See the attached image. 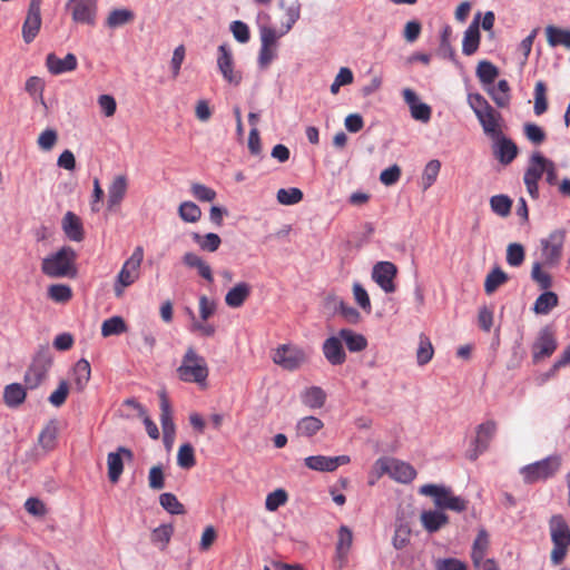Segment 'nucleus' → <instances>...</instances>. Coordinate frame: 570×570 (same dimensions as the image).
Segmentation results:
<instances>
[{"instance_id": "nucleus-1", "label": "nucleus", "mask_w": 570, "mask_h": 570, "mask_svg": "<svg viewBox=\"0 0 570 570\" xmlns=\"http://www.w3.org/2000/svg\"><path fill=\"white\" fill-rule=\"evenodd\" d=\"M76 261V250L70 246H63L42 259L41 271L51 278H73L77 276Z\"/></svg>"}, {"instance_id": "nucleus-2", "label": "nucleus", "mask_w": 570, "mask_h": 570, "mask_svg": "<svg viewBox=\"0 0 570 570\" xmlns=\"http://www.w3.org/2000/svg\"><path fill=\"white\" fill-rule=\"evenodd\" d=\"M176 373L178 379L183 382L196 383L202 389L207 386V377L209 374L207 362L194 347L187 348Z\"/></svg>"}, {"instance_id": "nucleus-3", "label": "nucleus", "mask_w": 570, "mask_h": 570, "mask_svg": "<svg viewBox=\"0 0 570 570\" xmlns=\"http://www.w3.org/2000/svg\"><path fill=\"white\" fill-rule=\"evenodd\" d=\"M562 458L560 454H552L537 462L527 464L520 469V474L527 484L544 482L553 478L560 471Z\"/></svg>"}, {"instance_id": "nucleus-4", "label": "nucleus", "mask_w": 570, "mask_h": 570, "mask_svg": "<svg viewBox=\"0 0 570 570\" xmlns=\"http://www.w3.org/2000/svg\"><path fill=\"white\" fill-rule=\"evenodd\" d=\"M419 493L433 499L435 507L462 512L468 508V501L453 494L452 490L441 484H424Z\"/></svg>"}, {"instance_id": "nucleus-5", "label": "nucleus", "mask_w": 570, "mask_h": 570, "mask_svg": "<svg viewBox=\"0 0 570 570\" xmlns=\"http://www.w3.org/2000/svg\"><path fill=\"white\" fill-rule=\"evenodd\" d=\"M550 534L553 543L551 561L560 564L570 546V528L561 515H553L549 522Z\"/></svg>"}, {"instance_id": "nucleus-6", "label": "nucleus", "mask_w": 570, "mask_h": 570, "mask_svg": "<svg viewBox=\"0 0 570 570\" xmlns=\"http://www.w3.org/2000/svg\"><path fill=\"white\" fill-rule=\"evenodd\" d=\"M142 258V247L138 246L135 248L131 256L124 263L114 284V293L116 297H121L125 288L132 285L139 278Z\"/></svg>"}, {"instance_id": "nucleus-7", "label": "nucleus", "mask_w": 570, "mask_h": 570, "mask_svg": "<svg viewBox=\"0 0 570 570\" xmlns=\"http://www.w3.org/2000/svg\"><path fill=\"white\" fill-rule=\"evenodd\" d=\"M51 365L52 354L49 346H40L24 374L27 389H37L46 380Z\"/></svg>"}, {"instance_id": "nucleus-8", "label": "nucleus", "mask_w": 570, "mask_h": 570, "mask_svg": "<svg viewBox=\"0 0 570 570\" xmlns=\"http://www.w3.org/2000/svg\"><path fill=\"white\" fill-rule=\"evenodd\" d=\"M566 236V230L558 228L540 240L542 264L544 266L556 267L559 265L562 258Z\"/></svg>"}, {"instance_id": "nucleus-9", "label": "nucleus", "mask_w": 570, "mask_h": 570, "mask_svg": "<svg viewBox=\"0 0 570 570\" xmlns=\"http://www.w3.org/2000/svg\"><path fill=\"white\" fill-rule=\"evenodd\" d=\"M273 362L286 371H295L308 361V354L298 346L284 344L273 353Z\"/></svg>"}, {"instance_id": "nucleus-10", "label": "nucleus", "mask_w": 570, "mask_h": 570, "mask_svg": "<svg viewBox=\"0 0 570 570\" xmlns=\"http://www.w3.org/2000/svg\"><path fill=\"white\" fill-rule=\"evenodd\" d=\"M376 466L382 473H387L392 479L401 483H409L416 476V471L411 464L397 459H379Z\"/></svg>"}, {"instance_id": "nucleus-11", "label": "nucleus", "mask_w": 570, "mask_h": 570, "mask_svg": "<svg viewBox=\"0 0 570 570\" xmlns=\"http://www.w3.org/2000/svg\"><path fill=\"white\" fill-rule=\"evenodd\" d=\"M498 431V424L494 420H488L475 428V438L473 440V450L469 454L470 460H476L484 453Z\"/></svg>"}, {"instance_id": "nucleus-12", "label": "nucleus", "mask_w": 570, "mask_h": 570, "mask_svg": "<svg viewBox=\"0 0 570 570\" xmlns=\"http://www.w3.org/2000/svg\"><path fill=\"white\" fill-rule=\"evenodd\" d=\"M557 340L551 328L544 327L540 331L535 342L532 345V357L539 362L551 356L557 350Z\"/></svg>"}, {"instance_id": "nucleus-13", "label": "nucleus", "mask_w": 570, "mask_h": 570, "mask_svg": "<svg viewBox=\"0 0 570 570\" xmlns=\"http://www.w3.org/2000/svg\"><path fill=\"white\" fill-rule=\"evenodd\" d=\"M217 65L226 81L234 86H238L240 83L242 73L234 70L233 55L226 43L218 47Z\"/></svg>"}, {"instance_id": "nucleus-14", "label": "nucleus", "mask_w": 570, "mask_h": 570, "mask_svg": "<svg viewBox=\"0 0 570 570\" xmlns=\"http://www.w3.org/2000/svg\"><path fill=\"white\" fill-rule=\"evenodd\" d=\"M396 266L391 262H380L373 268V279L385 293L395 291L394 277L396 275Z\"/></svg>"}, {"instance_id": "nucleus-15", "label": "nucleus", "mask_w": 570, "mask_h": 570, "mask_svg": "<svg viewBox=\"0 0 570 570\" xmlns=\"http://www.w3.org/2000/svg\"><path fill=\"white\" fill-rule=\"evenodd\" d=\"M72 6V20L79 23L94 24L97 0H69L67 7Z\"/></svg>"}, {"instance_id": "nucleus-16", "label": "nucleus", "mask_w": 570, "mask_h": 570, "mask_svg": "<svg viewBox=\"0 0 570 570\" xmlns=\"http://www.w3.org/2000/svg\"><path fill=\"white\" fill-rule=\"evenodd\" d=\"M122 456L131 461L134 459V452L126 446H119L116 452H110L107 456L108 478L112 483H117L122 474Z\"/></svg>"}, {"instance_id": "nucleus-17", "label": "nucleus", "mask_w": 570, "mask_h": 570, "mask_svg": "<svg viewBox=\"0 0 570 570\" xmlns=\"http://www.w3.org/2000/svg\"><path fill=\"white\" fill-rule=\"evenodd\" d=\"M46 66L51 75L58 76L73 71L78 66V61L73 53H67L65 58H59L51 52L47 55Z\"/></svg>"}, {"instance_id": "nucleus-18", "label": "nucleus", "mask_w": 570, "mask_h": 570, "mask_svg": "<svg viewBox=\"0 0 570 570\" xmlns=\"http://www.w3.org/2000/svg\"><path fill=\"white\" fill-rule=\"evenodd\" d=\"M494 139V156L501 164L509 165L518 155L517 145L511 139L502 136V134L499 137H495Z\"/></svg>"}, {"instance_id": "nucleus-19", "label": "nucleus", "mask_w": 570, "mask_h": 570, "mask_svg": "<svg viewBox=\"0 0 570 570\" xmlns=\"http://www.w3.org/2000/svg\"><path fill=\"white\" fill-rule=\"evenodd\" d=\"M476 118L479 119L485 135L491 138H495L502 134L500 126L502 118L500 112H498L493 107L476 115Z\"/></svg>"}, {"instance_id": "nucleus-20", "label": "nucleus", "mask_w": 570, "mask_h": 570, "mask_svg": "<svg viewBox=\"0 0 570 570\" xmlns=\"http://www.w3.org/2000/svg\"><path fill=\"white\" fill-rule=\"evenodd\" d=\"M41 27V11L39 8L28 7L27 17L22 26V38L30 43L37 37Z\"/></svg>"}, {"instance_id": "nucleus-21", "label": "nucleus", "mask_w": 570, "mask_h": 570, "mask_svg": "<svg viewBox=\"0 0 570 570\" xmlns=\"http://www.w3.org/2000/svg\"><path fill=\"white\" fill-rule=\"evenodd\" d=\"M128 188V180L125 175L116 176L110 186L108 187V200L107 206L108 209L111 210L115 207L119 206L122 199L126 196Z\"/></svg>"}, {"instance_id": "nucleus-22", "label": "nucleus", "mask_w": 570, "mask_h": 570, "mask_svg": "<svg viewBox=\"0 0 570 570\" xmlns=\"http://www.w3.org/2000/svg\"><path fill=\"white\" fill-rule=\"evenodd\" d=\"M61 227L65 235L73 242H81L85 232L81 219L72 212H67L62 218Z\"/></svg>"}, {"instance_id": "nucleus-23", "label": "nucleus", "mask_w": 570, "mask_h": 570, "mask_svg": "<svg viewBox=\"0 0 570 570\" xmlns=\"http://www.w3.org/2000/svg\"><path fill=\"white\" fill-rule=\"evenodd\" d=\"M323 353L333 365L343 364L346 360V354L338 335L332 336L325 341L323 344Z\"/></svg>"}, {"instance_id": "nucleus-24", "label": "nucleus", "mask_w": 570, "mask_h": 570, "mask_svg": "<svg viewBox=\"0 0 570 570\" xmlns=\"http://www.w3.org/2000/svg\"><path fill=\"white\" fill-rule=\"evenodd\" d=\"M160 399V423L164 433V442H167V438H174L175 424L171 416V407L165 391L159 393Z\"/></svg>"}, {"instance_id": "nucleus-25", "label": "nucleus", "mask_w": 570, "mask_h": 570, "mask_svg": "<svg viewBox=\"0 0 570 570\" xmlns=\"http://www.w3.org/2000/svg\"><path fill=\"white\" fill-rule=\"evenodd\" d=\"M250 285L246 282L237 283L225 295V303L232 308L240 307L250 295Z\"/></svg>"}, {"instance_id": "nucleus-26", "label": "nucleus", "mask_w": 570, "mask_h": 570, "mask_svg": "<svg viewBox=\"0 0 570 570\" xmlns=\"http://www.w3.org/2000/svg\"><path fill=\"white\" fill-rule=\"evenodd\" d=\"M479 18L480 13L464 32L462 51L466 56L473 55L478 50L480 45Z\"/></svg>"}, {"instance_id": "nucleus-27", "label": "nucleus", "mask_w": 570, "mask_h": 570, "mask_svg": "<svg viewBox=\"0 0 570 570\" xmlns=\"http://www.w3.org/2000/svg\"><path fill=\"white\" fill-rule=\"evenodd\" d=\"M421 522L428 532H436L449 522V517L439 510H429L421 513Z\"/></svg>"}, {"instance_id": "nucleus-28", "label": "nucleus", "mask_w": 570, "mask_h": 570, "mask_svg": "<svg viewBox=\"0 0 570 570\" xmlns=\"http://www.w3.org/2000/svg\"><path fill=\"white\" fill-rule=\"evenodd\" d=\"M181 259L185 266L188 268H196L199 276L207 282L212 283L214 281L210 266L199 255L193 252H187L184 254Z\"/></svg>"}, {"instance_id": "nucleus-29", "label": "nucleus", "mask_w": 570, "mask_h": 570, "mask_svg": "<svg viewBox=\"0 0 570 570\" xmlns=\"http://www.w3.org/2000/svg\"><path fill=\"white\" fill-rule=\"evenodd\" d=\"M338 336L346 344L350 352H361L367 346L365 336L352 330L343 328L338 332Z\"/></svg>"}, {"instance_id": "nucleus-30", "label": "nucleus", "mask_w": 570, "mask_h": 570, "mask_svg": "<svg viewBox=\"0 0 570 570\" xmlns=\"http://www.w3.org/2000/svg\"><path fill=\"white\" fill-rule=\"evenodd\" d=\"M489 548V535L484 529H481L473 542L472 561L475 567H480L484 562V557Z\"/></svg>"}, {"instance_id": "nucleus-31", "label": "nucleus", "mask_w": 570, "mask_h": 570, "mask_svg": "<svg viewBox=\"0 0 570 570\" xmlns=\"http://www.w3.org/2000/svg\"><path fill=\"white\" fill-rule=\"evenodd\" d=\"M91 375L90 364L86 358H80L73 366V382L76 390L82 392Z\"/></svg>"}, {"instance_id": "nucleus-32", "label": "nucleus", "mask_w": 570, "mask_h": 570, "mask_svg": "<svg viewBox=\"0 0 570 570\" xmlns=\"http://www.w3.org/2000/svg\"><path fill=\"white\" fill-rule=\"evenodd\" d=\"M26 389L19 383H11L4 387L3 401L9 407H17L26 400Z\"/></svg>"}, {"instance_id": "nucleus-33", "label": "nucleus", "mask_w": 570, "mask_h": 570, "mask_svg": "<svg viewBox=\"0 0 570 570\" xmlns=\"http://www.w3.org/2000/svg\"><path fill=\"white\" fill-rule=\"evenodd\" d=\"M488 94L498 107L505 108L510 105V86L505 79L499 80L495 87L488 89Z\"/></svg>"}, {"instance_id": "nucleus-34", "label": "nucleus", "mask_w": 570, "mask_h": 570, "mask_svg": "<svg viewBox=\"0 0 570 570\" xmlns=\"http://www.w3.org/2000/svg\"><path fill=\"white\" fill-rule=\"evenodd\" d=\"M544 163L547 158L540 153H533L530 160V166L524 173V181H539L544 173Z\"/></svg>"}, {"instance_id": "nucleus-35", "label": "nucleus", "mask_w": 570, "mask_h": 570, "mask_svg": "<svg viewBox=\"0 0 570 570\" xmlns=\"http://www.w3.org/2000/svg\"><path fill=\"white\" fill-rule=\"evenodd\" d=\"M352 541H353L352 531L347 527L342 525L338 530V540H337V544H336V553H337V558L340 560L341 566L346 563L347 553L352 546Z\"/></svg>"}, {"instance_id": "nucleus-36", "label": "nucleus", "mask_w": 570, "mask_h": 570, "mask_svg": "<svg viewBox=\"0 0 570 570\" xmlns=\"http://www.w3.org/2000/svg\"><path fill=\"white\" fill-rule=\"evenodd\" d=\"M546 35L549 46H563L564 48L570 49V30L548 26L546 28Z\"/></svg>"}, {"instance_id": "nucleus-37", "label": "nucleus", "mask_w": 570, "mask_h": 570, "mask_svg": "<svg viewBox=\"0 0 570 570\" xmlns=\"http://www.w3.org/2000/svg\"><path fill=\"white\" fill-rule=\"evenodd\" d=\"M279 6L286 17L282 26L284 27V31H289L299 18L301 6L297 0H282Z\"/></svg>"}, {"instance_id": "nucleus-38", "label": "nucleus", "mask_w": 570, "mask_h": 570, "mask_svg": "<svg viewBox=\"0 0 570 570\" xmlns=\"http://www.w3.org/2000/svg\"><path fill=\"white\" fill-rule=\"evenodd\" d=\"M135 19L134 11L121 8V9H114L109 12L106 24L109 28H118L125 24H128L132 22Z\"/></svg>"}, {"instance_id": "nucleus-39", "label": "nucleus", "mask_w": 570, "mask_h": 570, "mask_svg": "<svg viewBox=\"0 0 570 570\" xmlns=\"http://www.w3.org/2000/svg\"><path fill=\"white\" fill-rule=\"evenodd\" d=\"M191 238L202 250L209 253L216 252L222 244L219 235L215 233H207L205 235H200L199 233H193Z\"/></svg>"}, {"instance_id": "nucleus-40", "label": "nucleus", "mask_w": 570, "mask_h": 570, "mask_svg": "<svg viewBox=\"0 0 570 570\" xmlns=\"http://www.w3.org/2000/svg\"><path fill=\"white\" fill-rule=\"evenodd\" d=\"M558 295L547 289L535 299L533 311L535 314L546 315L558 305Z\"/></svg>"}, {"instance_id": "nucleus-41", "label": "nucleus", "mask_w": 570, "mask_h": 570, "mask_svg": "<svg viewBox=\"0 0 570 570\" xmlns=\"http://www.w3.org/2000/svg\"><path fill=\"white\" fill-rule=\"evenodd\" d=\"M57 436H58V425H57L56 421L51 420L47 423V425L40 432L39 438H38V443L46 451H50L56 446Z\"/></svg>"}, {"instance_id": "nucleus-42", "label": "nucleus", "mask_w": 570, "mask_h": 570, "mask_svg": "<svg viewBox=\"0 0 570 570\" xmlns=\"http://www.w3.org/2000/svg\"><path fill=\"white\" fill-rule=\"evenodd\" d=\"M509 277L500 267L493 268L485 277L484 291L488 295L493 294L501 285L508 282Z\"/></svg>"}, {"instance_id": "nucleus-43", "label": "nucleus", "mask_w": 570, "mask_h": 570, "mask_svg": "<svg viewBox=\"0 0 570 570\" xmlns=\"http://www.w3.org/2000/svg\"><path fill=\"white\" fill-rule=\"evenodd\" d=\"M321 430V421L315 416H305L296 425L297 436L312 438Z\"/></svg>"}, {"instance_id": "nucleus-44", "label": "nucleus", "mask_w": 570, "mask_h": 570, "mask_svg": "<svg viewBox=\"0 0 570 570\" xmlns=\"http://www.w3.org/2000/svg\"><path fill=\"white\" fill-rule=\"evenodd\" d=\"M127 331V324L120 316H112L104 321L101 325V335L108 337L111 335H120Z\"/></svg>"}, {"instance_id": "nucleus-45", "label": "nucleus", "mask_w": 570, "mask_h": 570, "mask_svg": "<svg viewBox=\"0 0 570 570\" xmlns=\"http://www.w3.org/2000/svg\"><path fill=\"white\" fill-rule=\"evenodd\" d=\"M476 76L484 85H492L499 76V69L490 61H480L476 67Z\"/></svg>"}, {"instance_id": "nucleus-46", "label": "nucleus", "mask_w": 570, "mask_h": 570, "mask_svg": "<svg viewBox=\"0 0 570 570\" xmlns=\"http://www.w3.org/2000/svg\"><path fill=\"white\" fill-rule=\"evenodd\" d=\"M288 31H284V27L277 31L275 28L269 26H261V42L262 46L277 48V40Z\"/></svg>"}, {"instance_id": "nucleus-47", "label": "nucleus", "mask_w": 570, "mask_h": 570, "mask_svg": "<svg viewBox=\"0 0 570 570\" xmlns=\"http://www.w3.org/2000/svg\"><path fill=\"white\" fill-rule=\"evenodd\" d=\"M548 110L547 86L543 81H538L534 87V106L533 111L537 116H541Z\"/></svg>"}, {"instance_id": "nucleus-48", "label": "nucleus", "mask_w": 570, "mask_h": 570, "mask_svg": "<svg viewBox=\"0 0 570 570\" xmlns=\"http://www.w3.org/2000/svg\"><path fill=\"white\" fill-rule=\"evenodd\" d=\"M441 169V163L438 159L430 160L422 173V188L426 190L436 180Z\"/></svg>"}, {"instance_id": "nucleus-49", "label": "nucleus", "mask_w": 570, "mask_h": 570, "mask_svg": "<svg viewBox=\"0 0 570 570\" xmlns=\"http://www.w3.org/2000/svg\"><path fill=\"white\" fill-rule=\"evenodd\" d=\"M179 217L187 223H196L202 217V209L193 202H184L178 208Z\"/></svg>"}, {"instance_id": "nucleus-50", "label": "nucleus", "mask_w": 570, "mask_h": 570, "mask_svg": "<svg viewBox=\"0 0 570 570\" xmlns=\"http://www.w3.org/2000/svg\"><path fill=\"white\" fill-rule=\"evenodd\" d=\"M160 505L170 514H184L185 508L173 493L165 492L159 497Z\"/></svg>"}, {"instance_id": "nucleus-51", "label": "nucleus", "mask_w": 570, "mask_h": 570, "mask_svg": "<svg viewBox=\"0 0 570 570\" xmlns=\"http://www.w3.org/2000/svg\"><path fill=\"white\" fill-rule=\"evenodd\" d=\"M433 354H434V350H433L432 343L430 342L429 337L421 334L419 348L416 351L417 364L419 365L428 364L432 360Z\"/></svg>"}, {"instance_id": "nucleus-52", "label": "nucleus", "mask_w": 570, "mask_h": 570, "mask_svg": "<svg viewBox=\"0 0 570 570\" xmlns=\"http://www.w3.org/2000/svg\"><path fill=\"white\" fill-rule=\"evenodd\" d=\"M177 464L181 469H191L196 464L194 448L190 443L180 445L177 454Z\"/></svg>"}, {"instance_id": "nucleus-53", "label": "nucleus", "mask_w": 570, "mask_h": 570, "mask_svg": "<svg viewBox=\"0 0 570 570\" xmlns=\"http://www.w3.org/2000/svg\"><path fill=\"white\" fill-rule=\"evenodd\" d=\"M48 296L50 299L57 303H67L72 297V291L69 285L55 284L49 286Z\"/></svg>"}, {"instance_id": "nucleus-54", "label": "nucleus", "mask_w": 570, "mask_h": 570, "mask_svg": "<svg viewBox=\"0 0 570 570\" xmlns=\"http://www.w3.org/2000/svg\"><path fill=\"white\" fill-rule=\"evenodd\" d=\"M543 264L535 262L532 265L531 278L535 282L541 289H549L552 286V278L549 273L542 271Z\"/></svg>"}, {"instance_id": "nucleus-55", "label": "nucleus", "mask_w": 570, "mask_h": 570, "mask_svg": "<svg viewBox=\"0 0 570 570\" xmlns=\"http://www.w3.org/2000/svg\"><path fill=\"white\" fill-rule=\"evenodd\" d=\"M525 258L524 248L519 243H511L507 248V263L512 267H519Z\"/></svg>"}, {"instance_id": "nucleus-56", "label": "nucleus", "mask_w": 570, "mask_h": 570, "mask_svg": "<svg viewBox=\"0 0 570 570\" xmlns=\"http://www.w3.org/2000/svg\"><path fill=\"white\" fill-rule=\"evenodd\" d=\"M277 202L282 205H294L303 199V193L296 187L281 188L276 195Z\"/></svg>"}, {"instance_id": "nucleus-57", "label": "nucleus", "mask_w": 570, "mask_h": 570, "mask_svg": "<svg viewBox=\"0 0 570 570\" xmlns=\"http://www.w3.org/2000/svg\"><path fill=\"white\" fill-rule=\"evenodd\" d=\"M173 533L174 528L171 524H161L151 532L150 539L153 543L159 544L160 549H165L170 541Z\"/></svg>"}, {"instance_id": "nucleus-58", "label": "nucleus", "mask_w": 570, "mask_h": 570, "mask_svg": "<svg viewBox=\"0 0 570 570\" xmlns=\"http://www.w3.org/2000/svg\"><path fill=\"white\" fill-rule=\"evenodd\" d=\"M490 206L495 214L505 217L511 212L512 200L505 195H495L491 197Z\"/></svg>"}, {"instance_id": "nucleus-59", "label": "nucleus", "mask_w": 570, "mask_h": 570, "mask_svg": "<svg viewBox=\"0 0 570 570\" xmlns=\"http://www.w3.org/2000/svg\"><path fill=\"white\" fill-rule=\"evenodd\" d=\"M287 492L283 489H276L266 497L265 508L268 511H276L281 505L287 502Z\"/></svg>"}, {"instance_id": "nucleus-60", "label": "nucleus", "mask_w": 570, "mask_h": 570, "mask_svg": "<svg viewBox=\"0 0 570 570\" xmlns=\"http://www.w3.org/2000/svg\"><path fill=\"white\" fill-rule=\"evenodd\" d=\"M523 132L527 139L534 145H541L547 139L546 131L532 122L524 124Z\"/></svg>"}, {"instance_id": "nucleus-61", "label": "nucleus", "mask_w": 570, "mask_h": 570, "mask_svg": "<svg viewBox=\"0 0 570 570\" xmlns=\"http://www.w3.org/2000/svg\"><path fill=\"white\" fill-rule=\"evenodd\" d=\"M191 195L199 202H213L216 198V191L200 183H193L190 186Z\"/></svg>"}, {"instance_id": "nucleus-62", "label": "nucleus", "mask_w": 570, "mask_h": 570, "mask_svg": "<svg viewBox=\"0 0 570 570\" xmlns=\"http://www.w3.org/2000/svg\"><path fill=\"white\" fill-rule=\"evenodd\" d=\"M353 79L354 76L352 70L347 67H342L335 77L334 82L331 85V92L336 95L342 86L352 83Z\"/></svg>"}, {"instance_id": "nucleus-63", "label": "nucleus", "mask_w": 570, "mask_h": 570, "mask_svg": "<svg viewBox=\"0 0 570 570\" xmlns=\"http://www.w3.org/2000/svg\"><path fill=\"white\" fill-rule=\"evenodd\" d=\"M58 140V134L55 129L48 128L43 130L38 137V146L40 149L48 151L53 148Z\"/></svg>"}, {"instance_id": "nucleus-64", "label": "nucleus", "mask_w": 570, "mask_h": 570, "mask_svg": "<svg viewBox=\"0 0 570 570\" xmlns=\"http://www.w3.org/2000/svg\"><path fill=\"white\" fill-rule=\"evenodd\" d=\"M69 393V385L66 381H60L58 387L56 391L51 393L49 396V402L56 406L60 407L62 404H65L67 396Z\"/></svg>"}]
</instances>
